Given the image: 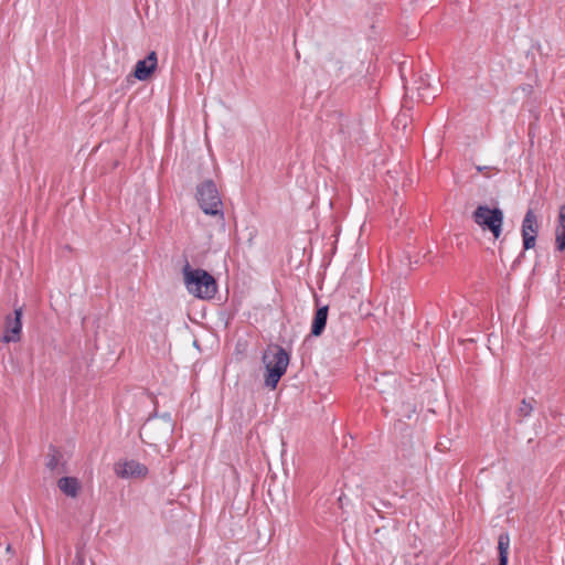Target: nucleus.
Wrapping results in <instances>:
<instances>
[{
  "instance_id": "obj_1",
  "label": "nucleus",
  "mask_w": 565,
  "mask_h": 565,
  "mask_svg": "<svg viewBox=\"0 0 565 565\" xmlns=\"http://www.w3.org/2000/svg\"><path fill=\"white\" fill-rule=\"evenodd\" d=\"M183 280L190 294L201 299H211L217 290L216 280L204 269H193L189 263L183 267Z\"/></svg>"
},
{
  "instance_id": "obj_2",
  "label": "nucleus",
  "mask_w": 565,
  "mask_h": 565,
  "mask_svg": "<svg viewBox=\"0 0 565 565\" xmlns=\"http://www.w3.org/2000/svg\"><path fill=\"white\" fill-rule=\"evenodd\" d=\"M265 364V385L271 390L277 387L281 376L286 373L289 364V355L285 349L279 345H269L263 354Z\"/></svg>"
},
{
  "instance_id": "obj_3",
  "label": "nucleus",
  "mask_w": 565,
  "mask_h": 565,
  "mask_svg": "<svg viewBox=\"0 0 565 565\" xmlns=\"http://www.w3.org/2000/svg\"><path fill=\"white\" fill-rule=\"evenodd\" d=\"M174 423L169 414L149 417L140 429V437L150 445L167 439L173 431Z\"/></svg>"
},
{
  "instance_id": "obj_4",
  "label": "nucleus",
  "mask_w": 565,
  "mask_h": 565,
  "mask_svg": "<svg viewBox=\"0 0 565 565\" xmlns=\"http://www.w3.org/2000/svg\"><path fill=\"white\" fill-rule=\"evenodd\" d=\"M196 195L199 204L205 214L214 216L218 215L223 218L222 201L216 185L212 180L201 183L198 186Z\"/></svg>"
},
{
  "instance_id": "obj_5",
  "label": "nucleus",
  "mask_w": 565,
  "mask_h": 565,
  "mask_svg": "<svg viewBox=\"0 0 565 565\" xmlns=\"http://www.w3.org/2000/svg\"><path fill=\"white\" fill-rule=\"evenodd\" d=\"M472 218L483 231H490L494 238L500 237L503 224V212L500 209L479 205Z\"/></svg>"
},
{
  "instance_id": "obj_6",
  "label": "nucleus",
  "mask_w": 565,
  "mask_h": 565,
  "mask_svg": "<svg viewBox=\"0 0 565 565\" xmlns=\"http://www.w3.org/2000/svg\"><path fill=\"white\" fill-rule=\"evenodd\" d=\"M22 307L15 308L13 315H8L4 322V334L1 338L3 343L18 342L22 332Z\"/></svg>"
},
{
  "instance_id": "obj_7",
  "label": "nucleus",
  "mask_w": 565,
  "mask_h": 565,
  "mask_svg": "<svg viewBox=\"0 0 565 565\" xmlns=\"http://www.w3.org/2000/svg\"><path fill=\"white\" fill-rule=\"evenodd\" d=\"M115 472L119 478H141L147 475L148 469L145 465L130 460L117 463L115 466Z\"/></svg>"
},
{
  "instance_id": "obj_8",
  "label": "nucleus",
  "mask_w": 565,
  "mask_h": 565,
  "mask_svg": "<svg viewBox=\"0 0 565 565\" xmlns=\"http://www.w3.org/2000/svg\"><path fill=\"white\" fill-rule=\"evenodd\" d=\"M158 57L154 51L150 52L146 58L137 62L134 76L139 81H147L157 68Z\"/></svg>"
},
{
  "instance_id": "obj_9",
  "label": "nucleus",
  "mask_w": 565,
  "mask_h": 565,
  "mask_svg": "<svg viewBox=\"0 0 565 565\" xmlns=\"http://www.w3.org/2000/svg\"><path fill=\"white\" fill-rule=\"evenodd\" d=\"M58 489L67 497L76 498L81 490L79 481L74 477H63L57 481Z\"/></svg>"
},
{
  "instance_id": "obj_10",
  "label": "nucleus",
  "mask_w": 565,
  "mask_h": 565,
  "mask_svg": "<svg viewBox=\"0 0 565 565\" xmlns=\"http://www.w3.org/2000/svg\"><path fill=\"white\" fill-rule=\"evenodd\" d=\"M327 319H328V306H323L316 311V315H315V318L312 321L311 333L315 337H319L323 332L326 324H327Z\"/></svg>"
},
{
  "instance_id": "obj_11",
  "label": "nucleus",
  "mask_w": 565,
  "mask_h": 565,
  "mask_svg": "<svg viewBox=\"0 0 565 565\" xmlns=\"http://www.w3.org/2000/svg\"><path fill=\"white\" fill-rule=\"evenodd\" d=\"M556 246L558 250L565 249V204L559 207L558 225L556 230Z\"/></svg>"
},
{
  "instance_id": "obj_12",
  "label": "nucleus",
  "mask_w": 565,
  "mask_h": 565,
  "mask_svg": "<svg viewBox=\"0 0 565 565\" xmlns=\"http://www.w3.org/2000/svg\"><path fill=\"white\" fill-rule=\"evenodd\" d=\"M510 546V537L508 534L502 533L498 539V550H499V564L498 565H507L508 564V551Z\"/></svg>"
},
{
  "instance_id": "obj_13",
  "label": "nucleus",
  "mask_w": 565,
  "mask_h": 565,
  "mask_svg": "<svg viewBox=\"0 0 565 565\" xmlns=\"http://www.w3.org/2000/svg\"><path fill=\"white\" fill-rule=\"evenodd\" d=\"M522 238L525 250L530 249V210L525 213L522 223Z\"/></svg>"
},
{
  "instance_id": "obj_14",
  "label": "nucleus",
  "mask_w": 565,
  "mask_h": 565,
  "mask_svg": "<svg viewBox=\"0 0 565 565\" xmlns=\"http://www.w3.org/2000/svg\"><path fill=\"white\" fill-rule=\"evenodd\" d=\"M60 452L55 448L50 449L49 454V460L46 462V466L50 470H55L58 467L60 463Z\"/></svg>"
},
{
  "instance_id": "obj_15",
  "label": "nucleus",
  "mask_w": 565,
  "mask_h": 565,
  "mask_svg": "<svg viewBox=\"0 0 565 565\" xmlns=\"http://www.w3.org/2000/svg\"><path fill=\"white\" fill-rule=\"evenodd\" d=\"M514 324H516L518 331L525 335V333H526V315H525V312H520L514 317Z\"/></svg>"
},
{
  "instance_id": "obj_16",
  "label": "nucleus",
  "mask_w": 565,
  "mask_h": 565,
  "mask_svg": "<svg viewBox=\"0 0 565 565\" xmlns=\"http://www.w3.org/2000/svg\"><path fill=\"white\" fill-rule=\"evenodd\" d=\"M522 404H523V407L520 408V412L523 416H527L529 415V408L526 406V403H525V399L522 401Z\"/></svg>"
},
{
  "instance_id": "obj_17",
  "label": "nucleus",
  "mask_w": 565,
  "mask_h": 565,
  "mask_svg": "<svg viewBox=\"0 0 565 565\" xmlns=\"http://www.w3.org/2000/svg\"><path fill=\"white\" fill-rule=\"evenodd\" d=\"M424 89H425L424 87L419 86V87H418V95H419V96L425 100L427 96H426V95H425V93L423 92ZM430 97H431V98H434V97H435V95H433V96H430Z\"/></svg>"
},
{
  "instance_id": "obj_18",
  "label": "nucleus",
  "mask_w": 565,
  "mask_h": 565,
  "mask_svg": "<svg viewBox=\"0 0 565 565\" xmlns=\"http://www.w3.org/2000/svg\"><path fill=\"white\" fill-rule=\"evenodd\" d=\"M478 171L482 172L486 169H489L488 167H477Z\"/></svg>"
},
{
  "instance_id": "obj_19",
  "label": "nucleus",
  "mask_w": 565,
  "mask_h": 565,
  "mask_svg": "<svg viewBox=\"0 0 565 565\" xmlns=\"http://www.w3.org/2000/svg\"><path fill=\"white\" fill-rule=\"evenodd\" d=\"M534 239H535V237L532 235V237H531V241H532V247L534 246Z\"/></svg>"
}]
</instances>
